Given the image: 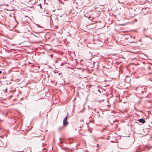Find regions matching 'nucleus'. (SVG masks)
I'll return each mask as SVG.
<instances>
[{
	"mask_svg": "<svg viewBox=\"0 0 152 152\" xmlns=\"http://www.w3.org/2000/svg\"><path fill=\"white\" fill-rule=\"evenodd\" d=\"M68 115V113H67V114L65 118H64L63 121V124L64 125L66 126L68 124V122L67 121V118Z\"/></svg>",
	"mask_w": 152,
	"mask_h": 152,
	"instance_id": "f257e3e1",
	"label": "nucleus"
},
{
	"mask_svg": "<svg viewBox=\"0 0 152 152\" xmlns=\"http://www.w3.org/2000/svg\"><path fill=\"white\" fill-rule=\"evenodd\" d=\"M138 121L139 122L141 123H145V120L142 118L138 120Z\"/></svg>",
	"mask_w": 152,
	"mask_h": 152,
	"instance_id": "f03ea898",
	"label": "nucleus"
},
{
	"mask_svg": "<svg viewBox=\"0 0 152 152\" xmlns=\"http://www.w3.org/2000/svg\"><path fill=\"white\" fill-rule=\"evenodd\" d=\"M151 69V68L150 67H149V66H148V68H147V69H148V70H150Z\"/></svg>",
	"mask_w": 152,
	"mask_h": 152,
	"instance_id": "7ed1b4c3",
	"label": "nucleus"
},
{
	"mask_svg": "<svg viewBox=\"0 0 152 152\" xmlns=\"http://www.w3.org/2000/svg\"><path fill=\"white\" fill-rule=\"evenodd\" d=\"M39 6H40V8H42V6H41V4H39Z\"/></svg>",
	"mask_w": 152,
	"mask_h": 152,
	"instance_id": "20e7f679",
	"label": "nucleus"
},
{
	"mask_svg": "<svg viewBox=\"0 0 152 152\" xmlns=\"http://www.w3.org/2000/svg\"><path fill=\"white\" fill-rule=\"evenodd\" d=\"M94 140H95V141H96L97 140V139H96V138H94Z\"/></svg>",
	"mask_w": 152,
	"mask_h": 152,
	"instance_id": "39448f33",
	"label": "nucleus"
},
{
	"mask_svg": "<svg viewBox=\"0 0 152 152\" xmlns=\"http://www.w3.org/2000/svg\"><path fill=\"white\" fill-rule=\"evenodd\" d=\"M139 88V87H137V88H136V90L137 91V90Z\"/></svg>",
	"mask_w": 152,
	"mask_h": 152,
	"instance_id": "423d86ee",
	"label": "nucleus"
},
{
	"mask_svg": "<svg viewBox=\"0 0 152 152\" xmlns=\"http://www.w3.org/2000/svg\"><path fill=\"white\" fill-rule=\"evenodd\" d=\"M151 73V72H148V74L149 75H150Z\"/></svg>",
	"mask_w": 152,
	"mask_h": 152,
	"instance_id": "0eeeda50",
	"label": "nucleus"
},
{
	"mask_svg": "<svg viewBox=\"0 0 152 152\" xmlns=\"http://www.w3.org/2000/svg\"><path fill=\"white\" fill-rule=\"evenodd\" d=\"M61 74H62V73H59V75H60Z\"/></svg>",
	"mask_w": 152,
	"mask_h": 152,
	"instance_id": "6e6552de",
	"label": "nucleus"
},
{
	"mask_svg": "<svg viewBox=\"0 0 152 152\" xmlns=\"http://www.w3.org/2000/svg\"><path fill=\"white\" fill-rule=\"evenodd\" d=\"M59 140L60 141H61V138H59Z\"/></svg>",
	"mask_w": 152,
	"mask_h": 152,
	"instance_id": "1a4fd4ad",
	"label": "nucleus"
},
{
	"mask_svg": "<svg viewBox=\"0 0 152 152\" xmlns=\"http://www.w3.org/2000/svg\"><path fill=\"white\" fill-rule=\"evenodd\" d=\"M1 72H2V71L1 70H0V74L1 73Z\"/></svg>",
	"mask_w": 152,
	"mask_h": 152,
	"instance_id": "9d476101",
	"label": "nucleus"
},
{
	"mask_svg": "<svg viewBox=\"0 0 152 152\" xmlns=\"http://www.w3.org/2000/svg\"><path fill=\"white\" fill-rule=\"evenodd\" d=\"M98 145H97V146H98Z\"/></svg>",
	"mask_w": 152,
	"mask_h": 152,
	"instance_id": "9b49d317",
	"label": "nucleus"
}]
</instances>
